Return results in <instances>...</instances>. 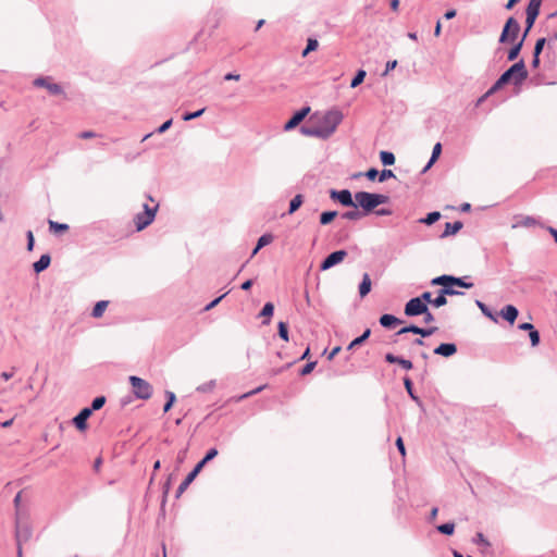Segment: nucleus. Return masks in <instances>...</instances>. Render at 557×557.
Listing matches in <instances>:
<instances>
[{
    "instance_id": "nucleus-1",
    "label": "nucleus",
    "mask_w": 557,
    "mask_h": 557,
    "mask_svg": "<svg viewBox=\"0 0 557 557\" xmlns=\"http://www.w3.org/2000/svg\"><path fill=\"white\" fill-rule=\"evenodd\" d=\"M343 119L344 114L337 108L315 111L309 116L301 131L306 136L329 137L335 132Z\"/></svg>"
},
{
    "instance_id": "nucleus-2",
    "label": "nucleus",
    "mask_w": 557,
    "mask_h": 557,
    "mask_svg": "<svg viewBox=\"0 0 557 557\" xmlns=\"http://www.w3.org/2000/svg\"><path fill=\"white\" fill-rule=\"evenodd\" d=\"M527 77L528 71L525 69V64L523 60H520L500 75L493 87L480 99V101L493 94L495 90L502 88L504 85L510 82H512L515 85H519L524 79H527Z\"/></svg>"
},
{
    "instance_id": "nucleus-3",
    "label": "nucleus",
    "mask_w": 557,
    "mask_h": 557,
    "mask_svg": "<svg viewBox=\"0 0 557 557\" xmlns=\"http://www.w3.org/2000/svg\"><path fill=\"white\" fill-rule=\"evenodd\" d=\"M219 451L216 448H210L205 457L194 467V469L186 475V478L181 482L176 490V497H180L186 488L191 484V482L196 479L202 468L212 459L218 456Z\"/></svg>"
},
{
    "instance_id": "nucleus-4",
    "label": "nucleus",
    "mask_w": 557,
    "mask_h": 557,
    "mask_svg": "<svg viewBox=\"0 0 557 557\" xmlns=\"http://www.w3.org/2000/svg\"><path fill=\"white\" fill-rule=\"evenodd\" d=\"M33 536V529L28 520V515L17 510L15 517V541L16 544L27 543Z\"/></svg>"
},
{
    "instance_id": "nucleus-5",
    "label": "nucleus",
    "mask_w": 557,
    "mask_h": 557,
    "mask_svg": "<svg viewBox=\"0 0 557 557\" xmlns=\"http://www.w3.org/2000/svg\"><path fill=\"white\" fill-rule=\"evenodd\" d=\"M128 380L136 398L147 400L152 396L153 388L148 381L136 375H131Z\"/></svg>"
},
{
    "instance_id": "nucleus-6",
    "label": "nucleus",
    "mask_w": 557,
    "mask_h": 557,
    "mask_svg": "<svg viewBox=\"0 0 557 557\" xmlns=\"http://www.w3.org/2000/svg\"><path fill=\"white\" fill-rule=\"evenodd\" d=\"M158 210V205L150 207L149 205H144V211L137 213L134 216V223L136 226V231L140 232L144 228H146L148 225H150L156 216Z\"/></svg>"
},
{
    "instance_id": "nucleus-7",
    "label": "nucleus",
    "mask_w": 557,
    "mask_h": 557,
    "mask_svg": "<svg viewBox=\"0 0 557 557\" xmlns=\"http://www.w3.org/2000/svg\"><path fill=\"white\" fill-rule=\"evenodd\" d=\"M437 331V327L436 326H431V327H420L418 325H414V324H410V325H407V326H404L401 327L400 330H398L395 334H394V338H393V342L394 343H397V338L403 335V334H406V333H413V334H417V335H420L421 337H429L431 335H433L435 332Z\"/></svg>"
},
{
    "instance_id": "nucleus-8",
    "label": "nucleus",
    "mask_w": 557,
    "mask_h": 557,
    "mask_svg": "<svg viewBox=\"0 0 557 557\" xmlns=\"http://www.w3.org/2000/svg\"><path fill=\"white\" fill-rule=\"evenodd\" d=\"M520 30V25L513 17H509L505 23L499 37L500 42L515 41Z\"/></svg>"
},
{
    "instance_id": "nucleus-9",
    "label": "nucleus",
    "mask_w": 557,
    "mask_h": 557,
    "mask_svg": "<svg viewBox=\"0 0 557 557\" xmlns=\"http://www.w3.org/2000/svg\"><path fill=\"white\" fill-rule=\"evenodd\" d=\"M355 202L357 203V207L359 206L362 209V212L364 214H367L375 209L374 200H373V193L357 191L355 194Z\"/></svg>"
},
{
    "instance_id": "nucleus-10",
    "label": "nucleus",
    "mask_w": 557,
    "mask_h": 557,
    "mask_svg": "<svg viewBox=\"0 0 557 557\" xmlns=\"http://www.w3.org/2000/svg\"><path fill=\"white\" fill-rule=\"evenodd\" d=\"M347 255H348L347 251L344 249L331 252L320 263V270L326 271V270L339 264L341 262L344 261V259L347 257Z\"/></svg>"
},
{
    "instance_id": "nucleus-11",
    "label": "nucleus",
    "mask_w": 557,
    "mask_h": 557,
    "mask_svg": "<svg viewBox=\"0 0 557 557\" xmlns=\"http://www.w3.org/2000/svg\"><path fill=\"white\" fill-rule=\"evenodd\" d=\"M330 198L334 201L339 202L344 207H352L356 208L357 203L352 199V195L349 189H331L330 190Z\"/></svg>"
},
{
    "instance_id": "nucleus-12",
    "label": "nucleus",
    "mask_w": 557,
    "mask_h": 557,
    "mask_svg": "<svg viewBox=\"0 0 557 557\" xmlns=\"http://www.w3.org/2000/svg\"><path fill=\"white\" fill-rule=\"evenodd\" d=\"M426 308L428 306L424 301H420V299L413 297L406 302L404 312L407 317H418L422 313H426Z\"/></svg>"
},
{
    "instance_id": "nucleus-13",
    "label": "nucleus",
    "mask_w": 557,
    "mask_h": 557,
    "mask_svg": "<svg viewBox=\"0 0 557 557\" xmlns=\"http://www.w3.org/2000/svg\"><path fill=\"white\" fill-rule=\"evenodd\" d=\"M310 113V107H305L302 108L301 110H299L298 112H296L292 117L290 120H288L283 128L285 131H289V129H293L295 128L296 126H298L304 120L305 117Z\"/></svg>"
},
{
    "instance_id": "nucleus-14",
    "label": "nucleus",
    "mask_w": 557,
    "mask_h": 557,
    "mask_svg": "<svg viewBox=\"0 0 557 557\" xmlns=\"http://www.w3.org/2000/svg\"><path fill=\"white\" fill-rule=\"evenodd\" d=\"M92 413L90 412L89 408H83L72 420L75 428L83 432L87 429V420Z\"/></svg>"
},
{
    "instance_id": "nucleus-15",
    "label": "nucleus",
    "mask_w": 557,
    "mask_h": 557,
    "mask_svg": "<svg viewBox=\"0 0 557 557\" xmlns=\"http://www.w3.org/2000/svg\"><path fill=\"white\" fill-rule=\"evenodd\" d=\"M34 85L46 88L51 95H60L62 92V88L58 84L50 82L49 78H37L34 81Z\"/></svg>"
},
{
    "instance_id": "nucleus-16",
    "label": "nucleus",
    "mask_w": 557,
    "mask_h": 557,
    "mask_svg": "<svg viewBox=\"0 0 557 557\" xmlns=\"http://www.w3.org/2000/svg\"><path fill=\"white\" fill-rule=\"evenodd\" d=\"M516 222L512 224V228L517 227H532L535 225H540L542 227L543 224H541L535 218L530 215H517L515 216Z\"/></svg>"
},
{
    "instance_id": "nucleus-17",
    "label": "nucleus",
    "mask_w": 557,
    "mask_h": 557,
    "mask_svg": "<svg viewBox=\"0 0 557 557\" xmlns=\"http://www.w3.org/2000/svg\"><path fill=\"white\" fill-rule=\"evenodd\" d=\"M457 352V346L454 343H442L435 349L434 354L446 358L454 356Z\"/></svg>"
},
{
    "instance_id": "nucleus-18",
    "label": "nucleus",
    "mask_w": 557,
    "mask_h": 557,
    "mask_svg": "<svg viewBox=\"0 0 557 557\" xmlns=\"http://www.w3.org/2000/svg\"><path fill=\"white\" fill-rule=\"evenodd\" d=\"M519 314L518 309L513 305H506L500 310V315L505 319L509 324H513L517 317Z\"/></svg>"
},
{
    "instance_id": "nucleus-19",
    "label": "nucleus",
    "mask_w": 557,
    "mask_h": 557,
    "mask_svg": "<svg viewBox=\"0 0 557 557\" xmlns=\"http://www.w3.org/2000/svg\"><path fill=\"white\" fill-rule=\"evenodd\" d=\"M401 323H403V321L399 318H397L393 314H389V313H385L380 317V324L385 329L391 330Z\"/></svg>"
},
{
    "instance_id": "nucleus-20",
    "label": "nucleus",
    "mask_w": 557,
    "mask_h": 557,
    "mask_svg": "<svg viewBox=\"0 0 557 557\" xmlns=\"http://www.w3.org/2000/svg\"><path fill=\"white\" fill-rule=\"evenodd\" d=\"M463 224L461 221H456V222H447L445 223V230L444 232L441 234V238H445V237H448V236H451V235H455L456 233H458L461 228H462Z\"/></svg>"
},
{
    "instance_id": "nucleus-21",
    "label": "nucleus",
    "mask_w": 557,
    "mask_h": 557,
    "mask_svg": "<svg viewBox=\"0 0 557 557\" xmlns=\"http://www.w3.org/2000/svg\"><path fill=\"white\" fill-rule=\"evenodd\" d=\"M50 262H51L50 255H48V253L41 255L39 260L34 262V264H33L34 272L37 273V274L41 273L42 271H45L50 265Z\"/></svg>"
},
{
    "instance_id": "nucleus-22",
    "label": "nucleus",
    "mask_w": 557,
    "mask_h": 557,
    "mask_svg": "<svg viewBox=\"0 0 557 557\" xmlns=\"http://www.w3.org/2000/svg\"><path fill=\"white\" fill-rule=\"evenodd\" d=\"M441 153H442V144H441V141H437L435 144V146L433 147L431 158H430L429 162L426 163V165L422 169L421 174L426 173L432 168V165L436 162V160L438 159Z\"/></svg>"
},
{
    "instance_id": "nucleus-23",
    "label": "nucleus",
    "mask_w": 557,
    "mask_h": 557,
    "mask_svg": "<svg viewBox=\"0 0 557 557\" xmlns=\"http://www.w3.org/2000/svg\"><path fill=\"white\" fill-rule=\"evenodd\" d=\"M372 282L370 275L364 273L359 284V295L361 298L366 297L371 292Z\"/></svg>"
},
{
    "instance_id": "nucleus-24",
    "label": "nucleus",
    "mask_w": 557,
    "mask_h": 557,
    "mask_svg": "<svg viewBox=\"0 0 557 557\" xmlns=\"http://www.w3.org/2000/svg\"><path fill=\"white\" fill-rule=\"evenodd\" d=\"M274 312V305L272 302H265L263 308L261 309L259 317L264 318L262 321L263 325H268L270 323V319Z\"/></svg>"
},
{
    "instance_id": "nucleus-25",
    "label": "nucleus",
    "mask_w": 557,
    "mask_h": 557,
    "mask_svg": "<svg viewBox=\"0 0 557 557\" xmlns=\"http://www.w3.org/2000/svg\"><path fill=\"white\" fill-rule=\"evenodd\" d=\"M543 0H530L527 7V15H532L537 17L540 14V9Z\"/></svg>"
},
{
    "instance_id": "nucleus-26",
    "label": "nucleus",
    "mask_w": 557,
    "mask_h": 557,
    "mask_svg": "<svg viewBox=\"0 0 557 557\" xmlns=\"http://www.w3.org/2000/svg\"><path fill=\"white\" fill-rule=\"evenodd\" d=\"M370 334V329L364 330V332L360 336L356 337L354 341L350 342V344L347 346V350H351L355 347L363 344L369 338Z\"/></svg>"
},
{
    "instance_id": "nucleus-27",
    "label": "nucleus",
    "mask_w": 557,
    "mask_h": 557,
    "mask_svg": "<svg viewBox=\"0 0 557 557\" xmlns=\"http://www.w3.org/2000/svg\"><path fill=\"white\" fill-rule=\"evenodd\" d=\"M364 213L360 210H358V207L354 208L352 210L346 211L342 214V219L349 220V221H357L360 220Z\"/></svg>"
},
{
    "instance_id": "nucleus-28",
    "label": "nucleus",
    "mask_w": 557,
    "mask_h": 557,
    "mask_svg": "<svg viewBox=\"0 0 557 557\" xmlns=\"http://www.w3.org/2000/svg\"><path fill=\"white\" fill-rule=\"evenodd\" d=\"M404 386H405V388H406V391H407L408 395L410 396V398H411L412 400H414L417 404H420V403H421V401H420V398L414 394V391H413V383H412V381H411V379H410V377H408V376H405V377H404Z\"/></svg>"
},
{
    "instance_id": "nucleus-29",
    "label": "nucleus",
    "mask_w": 557,
    "mask_h": 557,
    "mask_svg": "<svg viewBox=\"0 0 557 557\" xmlns=\"http://www.w3.org/2000/svg\"><path fill=\"white\" fill-rule=\"evenodd\" d=\"M265 387H267V385H261V386H259V387H257V388H255V389H252V391H250V392H247V393L242 394V395H239V396L232 397V398H230V400H228V401L239 403V401H242V400H244V399H246V398H249L250 396H253V395H256V394L260 393V392H261V391H263Z\"/></svg>"
},
{
    "instance_id": "nucleus-30",
    "label": "nucleus",
    "mask_w": 557,
    "mask_h": 557,
    "mask_svg": "<svg viewBox=\"0 0 557 557\" xmlns=\"http://www.w3.org/2000/svg\"><path fill=\"white\" fill-rule=\"evenodd\" d=\"M109 305V301L107 300H100L98 301L95 307L92 308L91 315L94 318H100L102 317L103 312L106 311L107 307Z\"/></svg>"
},
{
    "instance_id": "nucleus-31",
    "label": "nucleus",
    "mask_w": 557,
    "mask_h": 557,
    "mask_svg": "<svg viewBox=\"0 0 557 557\" xmlns=\"http://www.w3.org/2000/svg\"><path fill=\"white\" fill-rule=\"evenodd\" d=\"M441 219V213L438 211H432L428 213L424 218L420 219L419 222L425 225H432Z\"/></svg>"
},
{
    "instance_id": "nucleus-32",
    "label": "nucleus",
    "mask_w": 557,
    "mask_h": 557,
    "mask_svg": "<svg viewBox=\"0 0 557 557\" xmlns=\"http://www.w3.org/2000/svg\"><path fill=\"white\" fill-rule=\"evenodd\" d=\"M454 284L451 282H447L446 284H444V286L440 289V292L444 295V296H457V295H463V292H460V290H457L454 288Z\"/></svg>"
},
{
    "instance_id": "nucleus-33",
    "label": "nucleus",
    "mask_w": 557,
    "mask_h": 557,
    "mask_svg": "<svg viewBox=\"0 0 557 557\" xmlns=\"http://www.w3.org/2000/svg\"><path fill=\"white\" fill-rule=\"evenodd\" d=\"M302 202V195H296L289 202L288 214H293L294 212H296L301 207Z\"/></svg>"
},
{
    "instance_id": "nucleus-34",
    "label": "nucleus",
    "mask_w": 557,
    "mask_h": 557,
    "mask_svg": "<svg viewBox=\"0 0 557 557\" xmlns=\"http://www.w3.org/2000/svg\"><path fill=\"white\" fill-rule=\"evenodd\" d=\"M380 160L383 165L389 166L395 163V156L391 151H381L380 152Z\"/></svg>"
},
{
    "instance_id": "nucleus-35",
    "label": "nucleus",
    "mask_w": 557,
    "mask_h": 557,
    "mask_svg": "<svg viewBox=\"0 0 557 557\" xmlns=\"http://www.w3.org/2000/svg\"><path fill=\"white\" fill-rule=\"evenodd\" d=\"M337 216V211H324L320 214V223L322 225L330 224Z\"/></svg>"
},
{
    "instance_id": "nucleus-36",
    "label": "nucleus",
    "mask_w": 557,
    "mask_h": 557,
    "mask_svg": "<svg viewBox=\"0 0 557 557\" xmlns=\"http://www.w3.org/2000/svg\"><path fill=\"white\" fill-rule=\"evenodd\" d=\"M436 530L444 535H453L455 532V523L447 522L436 527Z\"/></svg>"
},
{
    "instance_id": "nucleus-37",
    "label": "nucleus",
    "mask_w": 557,
    "mask_h": 557,
    "mask_svg": "<svg viewBox=\"0 0 557 557\" xmlns=\"http://www.w3.org/2000/svg\"><path fill=\"white\" fill-rule=\"evenodd\" d=\"M49 230L54 233H62L69 230V225L65 223H59L52 220L48 221Z\"/></svg>"
},
{
    "instance_id": "nucleus-38",
    "label": "nucleus",
    "mask_w": 557,
    "mask_h": 557,
    "mask_svg": "<svg viewBox=\"0 0 557 557\" xmlns=\"http://www.w3.org/2000/svg\"><path fill=\"white\" fill-rule=\"evenodd\" d=\"M450 282L455 285V286H458V287H462V288H472L473 287V283L472 282H467L465 280V277H456V276H450Z\"/></svg>"
},
{
    "instance_id": "nucleus-39",
    "label": "nucleus",
    "mask_w": 557,
    "mask_h": 557,
    "mask_svg": "<svg viewBox=\"0 0 557 557\" xmlns=\"http://www.w3.org/2000/svg\"><path fill=\"white\" fill-rule=\"evenodd\" d=\"M273 239H274V237L270 233H265V234L261 235L257 242V249H261L264 246L271 244L273 242Z\"/></svg>"
},
{
    "instance_id": "nucleus-40",
    "label": "nucleus",
    "mask_w": 557,
    "mask_h": 557,
    "mask_svg": "<svg viewBox=\"0 0 557 557\" xmlns=\"http://www.w3.org/2000/svg\"><path fill=\"white\" fill-rule=\"evenodd\" d=\"M106 400L107 399L104 396H98L94 398V400L91 401V406L88 407L90 412L92 413L94 411L101 409L104 406Z\"/></svg>"
},
{
    "instance_id": "nucleus-41",
    "label": "nucleus",
    "mask_w": 557,
    "mask_h": 557,
    "mask_svg": "<svg viewBox=\"0 0 557 557\" xmlns=\"http://www.w3.org/2000/svg\"><path fill=\"white\" fill-rule=\"evenodd\" d=\"M277 333L278 336L285 341L288 342V325L286 322L280 321L277 324Z\"/></svg>"
},
{
    "instance_id": "nucleus-42",
    "label": "nucleus",
    "mask_w": 557,
    "mask_h": 557,
    "mask_svg": "<svg viewBox=\"0 0 557 557\" xmlns=\"http://www.w3.org/2000/svg\"><path fill=\"white\" fill-rule=\"evenodd\" d=\"M165 397H166V403L163 406V411L168 412L172 408V406L174 405V403L176 400V396H175V394L173 392L165 391Z\"/></svg>"
},
{
    "instance_id": "nucleus-43",
    "label": "nucleus",
    "mask_w": 557,
    "mask_h": 557,
    "mask_svg": "<svg viewBox=\"0 0 557 557\" xmlns=\"http://www.w3.org/2000/svg\"><path fill=\"white\" fill-rule=\"evenodd\" d=\"M523 39L522 38L517 45H515L508 52V60L509 61H513L517 59L518 54L520 53V50L522 48V45H523Z\"/></svg>"
},
{
    "instance_id": "nucleus-44",
    "label": "nucleus",
    "mask_w": 557,
    "mask_h": 557,
    "mask_svg": "<svg viewBox=\"0 0 557 557\" xmlns=\"http://www.w3.org/2000/svg\"><path fill=\"white\" fill-rule=\"evenodd\" d=\"M475 304L485 317L490 318L491 320H493L495 322L497 321L496 317L493 314V312L490 310V308L484 302L476 300Z\"/></svg>"
},
{
    "instance_id": "nucleus-45",
    "label": "nucleus",
    "mask_w": 557,
    "mask_h": 557,
    "mask_svg": "<svg viewBox=\"0 0 557 557\" xmlns=\"http://www.w3.org/2000/svg\"><path fill=\"white\" fill-rule=\"evenodd\" d=\"M367 73L364 70H359L356 74V76L354 77V79L351 81L350 83V87L351 88H356L358 87L364 79Z\"/></svg>"
},
{
    "instance_id": "nucleus-46",
    "label": "nucleus",
    "mask_w": 557,
    "mask_h": 557,
    "mask_svg": "<svg viewBox=\"0 0 557 557\" xmlns=\"http://www.w3.org/2000/svg\"><path fill=\"white\" fill-rule=\"evenodd\" d=\"M447 304V298L440 290L438 295L432 299L431 305L435 308L443 307Z\"/></svg>"
},
{
    "instance_id": "nucleus-47",
    "label": "nucleus",
    "mask_w": 557,
    "mask_h": 557,
    "mask_svg": "<svg viewBox=\"0 0 557 557\" xmlns=\"http://www.w3.org/2000/svg\"><path fill=\"white\" fill-rule=\"evenodd\" d=\"M318 46H319V42L317 39L309 38L307 41V47L302 51V57H306L309 52L317 50Z\"/></svg>"
},
{
    "instance_id": "nucleus-48",
    "label": "nucleus",
    "mask_w": 557,
    "mask_h": 557,
    "mask_svg": "<svg viewBox=\"0 0 557 557\" xmlns=\"http://www.w3.org/2000/svg\"><path fill=\"white\" fill-rule=\"evenodd\" d=\"M472 542L474 544H476V545H481V546H484V547H488L490 546V542L485 539V536L481 532H478L475 534V536L473 537Z\"/></svg>"
},
{
    "instance_id": "nucleus-49",
    "label": "nucleus",
    "mask_w": 557,
    "mask_h": 557,
    "mask_svg": "<svg viewBox=\"0 0 557 557\" xmlns=\"http://www.w3.org/2000/svg\"><path fill=\"white\" fill-rule=\"evenodd\" d=\"M373 200H374V208H376L380 205L386 203L389 200V198L386 195L373 193Z\"/></svg>"
},
{
    "instance_id": "nucleus-50",
    "label": "nucleus",
    "mask_w": 557,
    "mask_h": 557,
    "mask_svg": "<svg viewBox=\"0 0 557 557\" xmlns=\"http://www.w3.org/2000/svg\"><path fill=\"white\" fill-rule=\"evenodd\" d=\"M529 337H530L532 347H535L540 344L541 337H540V333L536 329H533L531 332H529Z\"/></svg>"
},
{
    "instance_id": "nucleus-51",
    "label": "nucleus",
    "mask_w": 557,
    "mask_h": 557,
    "mask_svg": "<svg viewBox=\"0 0 557 557\" xmlns=\"http://www.w3.org/2000/svg\"><path fill=\"white\" fill-rule=\"evenodd\" d=\"M394 177H395V174L392 170L384 169L379 174V182L382 183L388 178H394Z\"/></svg>"
},
{
    "instance_id": "nucleus-52",
    "label": "nucleus",
    "mask_w": 557,
    "mask_h": 557,
    "mask_svg": "<svg viewBox=\"0 0 557 557\" xmlns=\"http://www.w3.org/2000/svg\"><path fill=\"white\" fill-rule=\"evenodd\" d=\"M450 276L451 275H441V276H437V277H434L432 281H431V284L432 285H442L444 286V284H446L447 282H450Z\"/></svg>"
},
{
    "instance_id": "nucleus-53",
    "label": "nucleus",
    "mask_w": 557,
    "mask_h": 557,
    "mask_svg": "<svg viewBox=\"0 0 557 557\" xmlns=\"http://www.w3.org/2000/svg\"><path fill=\"white\" fill-rule=\"evenodd\" d=\"M215 386V381L214 380H211L205 384H201L197 387V391L198 392H201V393H206V392H210L213 389V387Z\"/></svg>"
},
{
    "instance_id": "nucleus-54",
    "label": "nucleus",
    "mask_w": 557,
    "mask_h": 557,
    "mask_svg": "<svg viewBox=\"0 0 557 557\" xmlns=\"http://www.w3.org/2000/svg\"><path fill=\"white\" fill-rule=\"evenodd\" d=\"M317 366V361H310L307 364L304 366V368L300 370V375H307L313 371V369Z\"/></svg>"
},
{
    "instance_id": "nucleus-55",
    "label": "nucleus",
    "mask_w": 557,
    "mask_h": 557,
    "mask_svg": "<svg viewBox=\"0 0 557 557\" xmlns=\"http://www.w3.org/2000/svg\"><path fill=\"white\" fill-rule=\"evenodd\" d=\"M537 17L535 16H532V15H527V18H525V24H527V27H525V32L523 34V38H525V36L528 35V33L530 32V29L533 27L534 23H535V20Z\"/></svg>"
},
{
    "instance_id": "nucleus-56",
    "label": "nucleus",
    "mask_w": 557,
    "mask_h": 557,
    "mask_svg": "<svg viewBox=\"0 0 557 557\" xmlns=\"http://www.w3.org/2000/svg\"><path fill=\"white\" fill-rule=\"evenodd\" d=\"M545 42H546L545 38L537 39V41L535 44V47H534V53L533 54L540 55L542 50H543V48H544Z\"/></svg>"
},
{
    "instance_id": "nucleus-57",
    "label": "nucleus",
    "mask_w": 557,
    "mask_h": 557,
    "mask_svg": "<svg viewBox=\"0 0 557 557\" xmlns=\"http://www.w3.org/2000/svg\"><path fill=\"white\" fill-rule=\"evenodd\" d=\"M397 363L405 370H411L413 368L412 362L403 357H399V361H397Z\"/></svg>"
},
{
    "instance_id": "nucleus-58",
    "label": "nucleus",
    "mask_w": 557,
    "mask_h": 557,
    "mask_svg": "<svg viewBox=\"0 0 557 557\" xmlns=\"http://www.w3.org/2000/svg\"><path fill=\"white\" fill-rule=\"evenodd\" d=\"M416 299H420V301H424V304L428 306V304L431 305L432 301V294L430 292H424L420 296L414 297Z\"/></svg>"
},
{
    "instance_id": "nucleus-59",
    "label": "nucleus",
    "mask_w": 557,
    "mask_h": 557,
    "mask_svg": "<svg viewBox=\"0 0 557 557\" xmlns=\"http://www.w3.org/2000/svg\"><path fill=\"white\" fill-rule=\"evenodd\" d=\"M227 295V293H224L223 295H221L220 297L213 299L211 302H209L206 307H205V311H209L211 309H213L225 296Z\"/></svg>"
},
{
    "instance_id": "nucleus-60",
    "label": "nucleus",
    "mask_w": 557,
    "mask_h": 557,
    "mask_svg": "<svg viewBox=\"0 0 557 557\" xmlns=\"http://www.w3.org/2000/svg\"><path fill=\"white\" fill-rule=\"evenodd\" d=\"M379 171L375 169V168H371L369 169L366 173H364V176L369 180V181H374L376 178V176H379Z\"/></svg>"
},
{
    "instance_id": "nucleus-61",
    "label": "nucleus",
    "mask_w": 557,
    "mask_h": 557,
    "mask_svg": "<svg viewBox=\"0 0 557 557\" xmlns=\"http://www.w3.org/2000/svg\"><path fill=\"white\" fill-rule=\"evenodd\" d=\"M26 237H27V250L32 251L34 249V244H35L33 232L28 231L26 233Z\"/></svg>"
},
{
    "instance_id": "nucleus-62",
    "label": "nucleus",
    "mask_w": 557,
    "mask_h": 557,
    "mask_svg": "<svg viewBox=\"0 0 557 557\" xmlns=\"http://www.w3.org/2000/svg\"><path fill=\"white\" fill-rule=\"evenodd\" d=\"M396 447L398 449V451L400 453L401 456H405L406 455V448H405V444H404V441L400 436L397 437L396 440Z\"/></svg>"
},
{
    "instance_id": "nucleus-63",
    "label": "nucleus",
    "mask_w": 557,
    "mask_h": 557,
    "mask_svg": "<svg viewBox=\"0 0 557 557\" xmlns=\"http://www.w3.org/2000/svg\"><path fill=\"white\" fill-rule=\"evenodd\" d=\"M421 315H423L424 323H432L434 321V315L430 311L429 307L426 308V313H422Z\"/></svg>"
},
{
    "instance_id": "nucleus-64",
    "label": "nucleus",
    "mask_w": 557,
    "mask_h": 557,
    "mask_svg": "<svg viewBox=\"0 0 557 557\" xmlns=\"http://www.w3.org/2000/svg\"><path fill=\"white\" fill-rule=\"evenodd\" d=\"M542 227L545 228L553 236L555 243L557 244V228L544 225H542Z\"/></svg>"
}]
</instances>
